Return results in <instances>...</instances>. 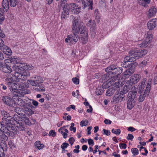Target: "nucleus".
I'll return each instance as SVG.
<instances>
[{"label": "nucleus", "instance_id": "9", "mask_svg": "<svg viewBox=\"0 0 157 157\" xmlns=\"http://www.w3.org/2000/svg\"><path fill=\"white\" fill-rule=\"evenodd\" d=\"M16 59L14 58L11 60H5V63H4V65L1 69V70L4 73H10L12 71V69L10 68L11 66H10L9 65H8L6 64V63L8 61H10L11 63H12V62L15 61Z\"/></svg>", "mask_w": 157, "mask_h": 157}, {"label": "nucleus", "instance_id": "52", "mask_svg": "<svg viewBox=\"0 0 157 157\" xmlns=\"http://www.w3.org/2000/svg\"><path fill=\"white\" fill-rule=\"evenodd\" d=\"M22 109L19 107L15 108L14 111L19 115L21 114V110Z\"/></svg>", "mask_w": 157, "mask_h": 157}, {"label": "nucleus", "instance_id": "49", "mask_svg": "<svg viewBox=\"0 0 157 157\" xmlns=\"http://www.w3.org/2000/svg\"><path fill=\"white\" fill-rule=\"evenodd\" d=\"M4 150L3 148L1 147V145H0V157H3L5 155V154L4 153Z\"/></svg>", "mask_w": 157, "mask_h": 157}, {"label": "nucleus", "instance_id": "64", "mask_svg": "<svg viewBox=\"0 0 157 157\" xmlns=\"http://www.w3.org/2000/svg\"><path fill=\"white\" fill-rule=\"evenodd\" d=\"M68 141L70 144L72 145L75 142V139L73 137H71L69 139Z\"/></svg>", "mask_w": 157, "mask_h": 157}, {"label": "nucleus", "instance_id": "18", "mask_svg": "<svg viewBox=\"0 0 157 157\" xmlns=\"http://www.w3.org/2000/svg\"><path fill=\"white\" fill-rule=\"evenodd\" d=\"M8 124L7 126H6L7 130H10V132L13 134V136H14V135L17 133L18 130L15 128L12 123H9Z\"/></svg>", "mask_w": 157, "mask_h": 157}, {"label": "nucleus", "instance_id": "10", "mask_svg": "<svg viewBox=\"0 0 157 157\" xmlns=\"http://www.w3.org/2000/svg\"><path fill=\"white\" fill-rule=\"evenodd\" d=\"M135 86H133L131 89V90L128 92V99L135 101L136 100L137 90Z\"/></svg>", "mask_w": 157, "mask_h": 157}, {"label": "nucleus", "instance_id": "51", "mask_svg": "<svg viewBox=\"0 0 157 157\" xmlns=\"http://www.w3.org/2000/svg\"><path fill=\"white\" fill-rule=\"evenodd\" d=\"M88 123V121L87 120L85 121H82L80 123V125L82 127L86 126Z\"/></svg>", "mask_w": 157, "mask_h": 157}, {"label": "nucleus", "instance_id": "16", "mask_svg": "<svg viewBox=\"0 0 157 157\" xmlns=\"http://www.w3.org/2000/svg\"><path fill=\"white\" fill-rule=\"evenodd\" d=\"M124 95L120 94L119 95L115 94L113 97L112 102L113 103H118L120 101H123L124 98Z\"/></svg>", "mask_w": 157, "mask_h": 157}, {"label": "nucleus", "instance_id": "12", "mask_svg": "<svg viewBox=\"0 0 157 157\" xmlns=\"http://www.w3.org/2000/svg\"><path fill=\"white\" fill-rule=\"evenodd\" d=\"M81 22L78 18H74L73 21V25L72 28V31H78V32L79 27L81 26Z\"/></svg>", "mask_w": 157, "mask_h": 157}, {"label": "nucleus", "instance_id": "44", "mask_svg": "<svg viewBox=\"0 0 157 157\" xmlns=\"http://www.w3.org/2000/svg\"><path fill=\"white\" fill-rule=\"evenodd\" d=\"M131 80L132 79L130 78V79L126 82V84L125 85L127 86L130 89L131 87L133 84H134V82H133Z\"/></svg>", "mask_w": 157, "mask_h": 157}, {"label": "nucleus", "instance_id": "59", "mask_svg": "<svg viewBox=\"0 0 157 157\" xmlns=\"http://www.w3.org/2000/svg\"><path fill=\"white\" fill-rule=\"evenodd\" d=\"M109 86L108 83L105 82L102 85V88H102L103 90V89H106Z\"/></svg>", "mask_w": 157, "mask_h": 157}, {"label": "nucleus", "instance_id": "55", "mask_svg": "<svg viewBox=\"0 0 157 157\" xmlns=\"http://www.w3.org/2000/svg\"><path fill=\"white\" fill-rule=\"evenodd\" d=\"M152 39V36L151 35H149L147 36L146 38V40H147L150 43Z\"/></svg>", "mask_w": 157, "mask_h": 157}, {"label": "nucleus", "instance_id": "62", "mask_svg": "<svg viewBox=\"0 0 157 157\" xmlns=\"http://www.w3.org/2000/svg\"><path fill=\"white\" fill-rule=\"evenodd\" d=\"M69 146V144L68 143H63L62 145H61V148H66Z\"/></svg>", "mask_w": 157, "mask_h": 157}, {"label": "nucleus", "instance_id": "17", "mask_svg": "<svg viewBox=\"0 0 157 157\" xmlns=\"http://www.w3.org/2000/svg\"><path fill=\"white\" fill-rule=\"evenodd\" d=\"M157 24V21L156 20L153 19L149 20L147 23V26L148 29L151 30L153 29L155 27Z\"/></svg>", "mask_w": 157, "mask_h": 157}, {"label": "nucleus", "instance_id": "48", "mask_svg": "<svg viewBox=\"0 0 157 157\" xmlns=\"http://www.w3.org/2000/svg\"><path fill=\"white\" fill-rule=\"evenodd\" d=\"M111 132L113 133L116 134L117 136L119 135L121 132V130L119 129H118L116 131L113 128L112 129Z\"/></svg>", "mask_w": 157, "mask_h": 157}, {"label": "nucleus", "instance_id": "54", "mask_svg": "<svg viewBox=\"0 0 157 157\" xmlns=\"http://www.w3.org/2000/svg\"><path fill=\"white\" fill-rule=\"evenodd\" d=\"M56 135V133L54 130H51L48 134L49 136H52L53 137H55Z\"/></svg>", "mask_w": 157, "mask_h": 157}, {"label": "nucleus", "instance_id": "8", "mask_svg": "<svg viewBox=\"0 0 157 157\" xmlns=\"http://www.w3.org/2000/svg\"><path fill=\"white\" fill-rule=\"evenodd\" d=\"M13 74L17 79H21L22 80H26L27 77L30 75V72L28 71H24L22 70L21 72L14 73Z\"/></svg>", "mask_w": 157, "mask_h": 157}, {"label": "nucleus", "instance_id": "2", "mask_svg": "<svg viewBox=\"0 0 157 157\" xmlns=\"http://www.w3.org/2000/svg\"><path fill=\"white\" fill-rule=\"evenodd\" d=\"M11 117L6 112L3 115L2 121L0 122V131L4 132L6 129V126L8 125V124L12 123L11 120Z\"/></svg>", "mask_w": 157, "mask_h": 157}, {"label": "nucleus", "instance_id": "57", "mask_svg": "<svg viewBox=\"0 0 157 157\" xmlns=\"http://www.w3.org/2000/svg\"><path fill=\"white\" fill-rule=\"evenodd\" d=\"M134 138L133 135L130 134H128V136L126 137V139L128 140H130L132 141Z\"/></svg>", "mask_w": 157, "mask_h": 157}, {"label": "nucleus", "instance_id": "27", "mask_svg": "<svg viewBox=\"0 0 157 157\" xmlns=\"http://www.w3.org/2000/svg\"><path fill=\"white\" fill-rule=\"evenodd\" d=\"M2 6L3 9L7 11L9 7V4L8 0H3L2 3Z\"/></svg>", "mask_w": 157, "mask_h": 157}, {"label": "nucleus", "instance_id": "63", "mask_svg": "<svg viewBox=\"0 0 157 157\" xmlns=\"http://www.w3.org/2000/svg\"><path fill=\"white\" fill-rule=\"evenodd\" d=\"M120 147L121 149H125L127 147V145L124 143H120L119 144Z\"/></svg>", "mask_w": 157, "mask_h": 157}, {"label": "nucleus", "instance_id": "38", "mask_svg": "<svg viewBox=\"0 0 157 157\" xmlns=\"http://www.w3.org/2000/svg\"><path fill=\"white\" fill-rule=\"evenodd\" d=\"M17 87L19 88H17L18 92L22 93V90L24 89V86L23 84H21L19 83H17ZM26 94L25 92H22V94Z\"/></svg>", "mask_w": 157, "mask_h": 157}, {"label": "nucleus", "instance_id": "41", "mask_svg": "<svg viewBox=\"0 0 157 157\" xmlns=\"http://www.w3.org/2000/svg\"><path fill=\"white\" fill-rule=\"evenodd\" d=\"M9 1L10 6L12 7H14L17 4V0H9Z\"/></svg>", "mask_w": 157, "mask_h": 157}, {"label": "nucleus", "instance_id": "1", "mask_svg": "<svg viewBox=\"0 0 157 157\" xmlns=\"http://www.w3.org/2000/svg\"><path fill=\"white\" fill-rule=\"evenodd\" d=\"M61 18L62 19L67 18L69 16L70 12L75 14H78L81 11V7L77 6L74 3L69 4L66 3L64 5L63 9Z\"/></svg>", "mask_w": 157, "mask_h": 157}, {"label": "nucleus", "instance_id": "53", "mask_svg": "<svg viewBox=\"0 0 157 157\" xmlns=\"http://www.w3.org/2000/svg\"><path fill=\"white\" fill-rule=\"evenodd\" d=\"M132 153L134 155H137L138 154V150L136 148H133L131 149Z\"/></svg>", "mask_w": 157, "mask_h": 157}, {"label": "nucleus", "instance_id": "28", "mask_svg": "<svg viewBox=\"0 0 157 157\" xmlns=\"http://www.w3.org/2000/svg\"><path fill=\"white\" fill-rule=\"evenodd\" d=\"M137 1L140 5L146 7L147 6V4L150 3V0H137Z\"/></svg>", "mask_w": 157, "mask_h": 157}, {"label": "nucleus", "instance_id": "24", "mask_svg": "<svg viewBox=\"0 0 157 157\" xmlns=\"http://www.w3.org/2000/svg\"><path fill=\"white\" fill-rule=\"evenodd\" d=\"M34 89L36 91L41 92H44L45 90L44 85L42 84H40L34 86Z\"/></svg>", "mask_w": 157, "mask_h": 157}, {"label": "nucleus", "instance_id": "3", "mask_svg": "<svg viewBox=\"0 0 157 157\" xmlns=\"http://www.w3.org/2000/svg\"><path fill=\"white\" fill-rule=\"evenodd\" d=\"M128 53L130 55L132 56L134 62L139 58L144 56L147 53V52L144 50H140L137 51L131 50Z\"/></svg>", "mask_w": 157, "mask_h": 157}, {"label": "nucleus", "instance_id": "46", "mask_svg": "<svg viewBox=\"0 0 157 157\" xmlns=\"http://www.w3.org/2000/svg\"><path fill=\"white\" fill-rule=\"evenodd\" d=\"M149 44V43L145 39V40L140 44V47L142 48L146 47Z\"/></svg>", "mask_w": 157, "mask_h": 157}, {"label": "nucleus", "instance_id": "20", "mask_svg": "<svg viewBox=\"0 0 157 157\" xmlns=\"http://www.w3.org/2000/svg\"><path fill=\"white\" fill-rule=\"evenodd\" d=\"M147 81V79L146 78H143L139 84V87L138 93H142L145 86V82Z\"/></svg>", "mask_w": 157, "mask_h": 157}, {"label": "nucleus", "instance_id": "19", "mask_svg": "<svg viewBox=\"0 0 157 157\" xmlns=\"http://www.w3.org/2000/svg\"><path fill=\"white\" fill-rule=\"evenodd\" d=\"M82 1V4L83 6V9H85L87 7H88V9L92 10L93 9V2L92 1H88L87 0L86 1Z\"/></svg>", "mask_w": 157, "mask_h": 157}, {"label": "nucleus", "instance_id": "32", "mask_svg": "<svg viewBox=\"0 0 157 157\" xmlns=\"http://www.w3.org/2000/svg\"><path fill=\"white\" fill-rule=\"evenodd\" d=\"M5 18L4 11L2 8H0V24H1V22L3 21Z\"/></svg>", "mask_w": 157, "mask_h": 157}, {"label": "nucleus", "instance_id": "29", "mask_svg": "<svg viewBox=\"0 0 157 157\" xmlns=\"http://www.w3.org/2000/svg\"><path fill=\"white\" fill-rule=\"evenodd\" d=\"M116 90L113 88H109L106 91V95L108 96H111L114 93Z\"/></svg>", "mask_w": 157, "mask_h": 157}, {"label": "nucleus", "instance_id": "15", "mask_svg": "<svg viewBox=\"0 0 157 157\" xmlns=\"http://www.w3.org/2000/svg\"><path fill=\"white\" fill-rule=\"evenodd\" d=\"M130 65H128V67H130L124 72V76H130L133 74L135 71V65L133 63H130Z\"/></svg>", "mask_w": 157, "mask_h": 157}, {"label": "nucleus", "instance_id": "11", "mask_svg": "<svg viewBox=\"0 0 157 157\" xmlns=\"http://www.w3.org/2000/svg\"><path fill=\"white\" fill-rule=\"evenodd\" d=\"M34 79L35 80H29L28 81L29 84L34 86L40 84L44 81L43 78L40 76H36Z\"/></svg>", "mask_w": 157, "mask_h": 157}, {"label": "nucleus", "instance_id": "13", "mask_svg": "<svg viewBox=\"0 0 157 157\" xmlns=\"http://www.w3.org/2000/svg\"><path fill=\"white\" fill-rule=\"evenodd\" d=\"M90 33L93 36H94L96 34V24L95 21L94 20L92 21L90 20L89 21V23L87 24V26H90Z\"/></svg>", "mask_w": 157, "mask_h": 157}, {"label": "nucleus", "instance_id": "47", "mask_svg": "<svg viewBox=\"0 0 157 157\" xmlns=\"http://www.w3.org/2000/svg\"><path fill=\"white\" fill-rule=\"evenodd\" d=\"M4 132L7 134V135L9 136H11L12 137H13V134H12L10 130H7V129H6L4 132Z\"/></svg>", "mask_w": 157, "mask_h": 157}, {"label": "nucleus", "instance_id": "37", "mask_svg": "<svg viewBox=\"0 0 157 157\" xmlns=\"http://www.w3.org/2000/svg\"><path fill=\"white\" fill-rule=\"evenodd\" d=\"M9 78H7L6 79V81L7 82V83L8 86V87L9 88V89L11 92L13 88V86H14V85L15 83L11 82L9 81Z\"/></svg>", "mask_w": 157, "mask_h": 157}, {"label": "nucleus", "instance_id": "61", "mask_svg": "<svg viewBox=\"0 0 157 157\" xmlns=\"http://www.w3.org/2000/svg\"><path fill=\"white\" fill-rule=\"evenodd\" d=\"M72 39V35H68L67 36V38H66L65 41L66 42L68 43L69 41L71 42Z\"/></svg>", "mask_w": 157, "mask_h": 157}, {"label": "nucleus", "instance_id": "23", "mask_svg": "<svg viewBox=\"0 0 157 157\" xmlns=\"http://www.w3.org/2000/svg\"><path fill=\"white\" fill-rule=\"evenodd\" d=\"M13 62V63H14L15 65H13V66H11V67H12V70L13 71L15 72L14 73H20V72H21V71H22V70L21 69V68H20L19 66H18L17 65H16L15 63H16L17 64H18L16 61V59L15 60V61Z\"/></svg>", "mask_w": 157, "mask_h": 157}, {"label": "nucleus", "instance_id": "45", "mask_svg": "<svg viewBox=\"0 0 157 157\" xmlns=\"http://www.w3.org/2000/svg\"><path fill=\"white\" fill-rule=\"evenodd\" d=\"M13 119L17 123H19L20 117L17 115H14L13 117Z\"/></svg>", "mask_w": 157, "mask_h": 157}, {"label": "nucleus", "instance_id": "35", "mask_svg": "<svg viewBox=\"0 0 157 157\" xmlns=\"http://www.w3.org/2000/svg\"><path fill=\"white\" fill-rule=\"evenodd\" d=\"M3 52L5 54L9 56H10L12 54V52L11 49L7 46L3 49Z\"/></svg>", "mask_w": 157, "mask_h": 157}, {"label": "nucleus", "instance_id": "36", "mask_svg": "<svg viewBox=\"0 0 157 157\" xmlns=\"http://www.w3.org/2000/svg\"><path fill=\"white\" fill-rule=\"evenodd\" d=\"M111 77L112 76H110V73H109L108 72H107V73L102 75L101 79H102V80L105 81L109 80Z\"/></svg>", "mask_w": 157, "mask_h": 157}, {"label": "nucleus", "instance_id": "4", "mask_svg": "<svg viewBox=\"0 0 157 157\" xmlns=\"http://www.w3.org/2000/svg\"><path fill=\"white\" fill-rule=\"evenodd\" d=\"M122 68L118 67L116 65H111L107 67L105 69L106 72L114 74V75L117 76L122 72Z\"/></svg>", "mask_w": 157, "mask_h": 157}, {"label": "nucleus", "instance_id": "6", "mask_svg": "<svg viewBox=\"0 0 157 157\" xmlns=\"http://www.w3.org/2000/svg\"><path fill=\"white\" fill-rule=\"evenodd\" d=\"M79 31L81 34V40L84 41V43H86L88 40V31L86 27L85 26L81 25L79 27Z\"/></svg>", "mask_w": 157, "mask_h": 157}, {"label": "nucleus", "instance_id": "33", "mask_svg": "<svg viewBox=\"0 0 157 157\" xmlns=\"http://www.w3.org/2000/svg\"><path fill=\"white\" fill-rule=\"evenodd\" d=\"M129 90L130 89L129 88L126 86L124 85L122 88L121 90L120 91V94L122 95H124V94L128 92Z\"/></svg>", "mask_w": 157, "mask_h": 157}, {"label": "nucleus", "instance_id": "5", "mask_svg": "<svg viewBox=\"0 0 157 157\" xmlns=\"http://www.w3.org/2000/svg\"><path fill=\"white\" fill-rule=\"evenodd\" d=\"M152 81V79L151 78H150L148 80L146 86L144 94L143 95L141 94L140 95L138 98V101L139 102L143 101L144 100L145 98L147 96L149 95L151 90Z\"/></svg>", "mask_w": 157, "mask_h": 157}, {"label": "nucleus", "instance_id": "7", "mask_svg": "<svg viewBox=\"0 0 157 157\" xmlns=\"http://www.w3.org/2000/svg\"><path fill=\"white\" fill-rule=\"evenodd\" d=\"M2 101L5 105L11 107L15 106V101L8 96H3L1 97Z\"/></svg>", "mask_w": 157, "mask_h": 157}, {"label": "nucleus", "instance_id": "21", "mask_svg": "<svg viewBox=\"0 0 157 157\" xmlns=\"http://www.w3.org/2000/svg\"><path fill=\"white\" fill-rule=\"evenodd\" d=\"M140 78L141 76L140 74H135L133 75L130 78L133 82H134V84H135L139 81Z\"/></svg>", "mask_w": 157, "mask_h": 157}, {"label": "nucleus", "instance_id": "43", "mask_svg": "<svg viewBox=\"0 0 157 157\" xmlns=\"http://www.w3.org/2000/svg\"><path fill=\"white\" fill-rule=\"evenodd\" d=\"M103 92V90L101 87L97 88L95 91V93L98 95H101Z\"/></svg>", "mask_w": 157, "mask_h": 157}, {"label": "nucleus", "instance_id": "58", "mask_svg": "<svg viewBox=\"0 0 157 157\" xmlns=\"http://www.w3.org/2000/svg\"><path fill=\"white\" fill-rule=\"evenodd\" d=\"M23 120L26 124L29 125L31 124V122L28 118H26L25 119H23Z\"/></svg>", "mask_w": 157, "mask_h": 157}, {"label": "nucleus", "instance_id": "22", "mask_svg": "<svg viewBox=\"0 0 157 157\" xmlns=\"http://www.w3.org/2000/svg\"><path fill=\"white\" fill-rule=\"evenodd\" d=\"M157 12V9L154 6L151 7L149 10L148 16L149 17L154 16L155 15Z\"/></svg>", "mask_w": 157, "mask_h": 157}, {"label": "nucleus", "instance_id": "40", "mask_svg": "<svg viewBox=\"0 0 157 157\" xmlns=\"http://www.w3.org/2000/svg\"><path fill=\"white\" fill-rule=\"evenodd\" d=\"M94 13L96 20L98 22H99L100 21V14L99 13L98 10H95Z\"/></svg>", "mask_w": 157, "mask_h": 157}, {"label": "nucleus", "instance_id": "14", "mask_svg": "<svg viewBox=\"0 0 157 157\" xmlns=\"http://www.w3.org/2000/svg\"><path fill=\"white\" fill-rule=\"evenodd\" d=\"M134 62L132 56H128L124 59V62H122L121 65L122 67L125 68L128 67V65H130V63Z\"/></svg>", "mask_w": 157, "mask_h": 157}, {"label": "nucleus", "instance_id": "60", "mask_svg": "<svg viewBox=\"0 0 157 157\" xmlns=\"http://www.w3.org/2000/svg\"><path fill=\"white\" fill-rule=\"evenodd\" d=\"M110 132L109 130H106L105 129L103 130V134H105L107 136H109L110 135Z\"/></svg>", "mask_w": 157, "mask_h": 157}, {"label": "nucleus", "instance_id": "34", "mask_svg": "<svg viewBox=\"0 0 157 157\" xmlns=\"http://www.w3.org/2000/svg\"><path fill=\"white\" fill-rule=\"evenodd\" d=\"M35 147L38 150H40L43 148L44 147V145L41 144L40 141H37L35 143Z\"/></svg>", "mask_w": 157, "mask_h": 157}, {"label": "nucleus", "instance_id": "39", "mask_svg": "<svg viewBox=\"0 0 157 157\" xmlns=\"http://www.w3.org/2000/svg\"><path fill=\"white\" fill-rule=\"evenodd\" d=\"M5 133H4V132L2 134L0 133L1 143L3 142V141L5 142L8 140V137L6 134H5Z\"/></svg>", "mask_w": 157, "mask_h": 157}, {"label": "nucleus", "instance_id": "25", "mask_svg": "<svg viewBox=\"0 0 157 157\" xmlns=\"http://www.w3.org/2000/svg\"><path fill=\"white\" fill-rule=\"evenodd\" d=\"M24 113L29 116L31 115L34 113V112L30 109L27 106H25L23 109Z\"/></svg>", "mask_w": 157, "mask_h": 157}, {"label": "nucleus", "instance_id": "56", "mask_svg": "<svg viewBox=\"0 0 157 157\" xmlns=\"http://www.w3.org/2000/svg\"><path fill=\"white\" fill-rule=\"evenodd\" d=\"M73 82L75 84H78L79 83V79L77 78H74L72 79Z\"/></svg>", "mask_w": 157, "mask_h": 157}, {"label": "nucleus", "instance_id": "50", "mask_svg": "<svg viewBox=\"0 0 157 157\" xmlns=\"http://www.w3.org/2000/svg\"><path fill=\"white\" fill-rule=\"evenodd\" d=\"M13 86V87L12 90L11 92L13 93H18L17 88H17V83H15L14 86Z\"/></svg>", "mask_w": 157, "mask_h": 157}, {"label": "nucleus", "instance_id": "30", "mask_svg": "<svg viewBox=\"0 0 157 157\" xmlns=\"http://www.w3.org/2000/svg\"><path fill=\"white\" fill-rule=\"evenodd\" d=\"M73 34V36H72V39L73 41L76 42L77 41L78 39V31H72Z\"/></svg>", "mask_w": 157, "mask_h": 157}, {"label": "nucleus", "instance_id": "31", "mask_svg": "<svg viewBox=\"0 0 157 157\" xmlns=\"http://www.w3.org/2000/svg\"><path fill=\"white\" fill-rule=\"evenodd\" d=\"M19 67L21 69H23L25 71L29 70L30 69L29 66L27 65L26 63H20L19 64Z\"/></svg>", "mask_w": 157, "mask_h": 157}, {"label": "nucleus", "instance_id": "42", "mask_svg": "<svg viewBox=\"0 0 157 157\" xmlns=\"http://www.w3.org/2000/svg\"><path fill=\"white\" fill-rule=\"evenodd\" d=\"M122 83L120 81V80H118L117 81L114 83V86L116 88L120 87L122 86Z\"/></svg>", "mask_w": 157, "mask_h": 157}, {"label": "nucleus", "instance_id": "26", "mask_svg": "<svg viewBox=\"0 0 157 157\" xmlns=\"http://www.w3.org/2000/svg\"><path fill=\"white\" fill-rule=\"evenodd\" d=\"M136 101L128 99L127 102V108L129 109H131L134 106Z\"/></svg>", "mask_w": 157, "mask_h": 157}]
</instances>
